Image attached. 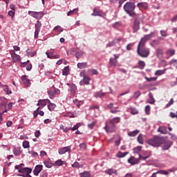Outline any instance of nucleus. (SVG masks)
<instances>
[{"label": "nucleus", "mask_w": 177, "mask_h": 177, "mask_svg": "<svg viewBox=\"0 0 177 177\" xmlns=\"http://www.w3.org/2000/svg\"><path fill=\"white\" fill-rule=\"evenodd\" d=\"M127 154H129V152H121V151H119L116 154V157H118V158H124V157L127 156Z\"/></svg>", "instance_id": "b1692460"}, {"label": "nucleus", "mask_w": 177, "mask_h": 177, "mask_svg": "<svg viewBox=\"0 0 177 177\" xmlns=\"http://www.w3.org/2000/svg\"><path fill=\"white\" fill-rule=\"evenodd\" d=\"M48 103H50V100L48 99L45 100H39L37 103V106H41L42 107H45Z\"/></svg>", "instance_id": "f8f14e48"}, {"label": "nucleus", "mask_w": 177, "mask_h": 177, "mask_svg": "<svg viewBox=\"0 0 177 177\" xmlns=\"http://www.w3.org/2000/svg\"><path fill=\"white\" fill-rule=\"evenodd\" d=\"M48 109L50 111H53V110L56 109V104L50 102H50H48Z\"/></svg>", "instance_id": "c85d7f7f"}, {"label": "nucleus", "mask_w": 177, "mask_h": 177, "mask_svg": "<svg viewBox=\"0 0 177 177\" xmlns=\"http://www.w3.org/2000/svg\"><path fill=\"white\" fill-rule=\"evenodd\" d=\"M114 128H115V127H113V126H112V127H110L106 125L104 127V129H105L106 132L111 133V132H114Z\"/></svg>", "instance_id": "72a5a7b5"}, {"label": "nucleus", "mask_w": 177, "mask_h": 177, "mask_svg": "<svg viewBox=\"0 0 177 177\" xmlns=\"http://www.w3.org/2000/svg\"><path fill=\"white\" fill-rule=\"evenodd\" d=\"M81 177H91V174L88 171H85L81 174Z\"/></svg>", "instance_id": "13d9d810"}, {"label": "nucleus", "mask_w": 177, "mask_h": 177, "mask_svg": "<svg viewBox=\"0 0 177 177\" xmlns=\"http://www.w3.org/2000/svg\"><path fill=\"white\" fill-rule=\"evenodd\" d=\"M120 41H121V39H115L114 40H113L112 41L108 43V44H106V48H111V46H114L115 44H118V42H120Z\"/></svg>", "instance_id": "a211bd4d"}, {"label": "nucleus", "mask_w": 177, "mask_h": 177, "mask_svg": "<svg viewBox=\"0 0 177 177\" xmlns=\"http://www.w3.org/2000/svg\"><path fill=\"white\" fill-rule=\"evenodd\" d=\"M79 146L82 150H86V144H85L84 142L80 144Z\"/></svg>", "instance_id": "864d4df0"}, {"label": "nucleus", "mask_w": 177, "mask_h": 177, "mask_svg": "<svg viewBox=\"0 0 177 177\" xmlns=\"http://www.w3.org/2000/svg\"><path fill=\"white\" fill-rule=\"evenodd\" d=\"M73 168H82V165H80L78 162H75L72 164Z\"/></svg>", "instance_id": "58836bf2"}, {"label": "nucleus", "mask_w": 177, "mask_h": 177, "mask_svg": "<svg viewBox=\"0 0 177 177\" xmlns=\"http://www.w3.org/2000/svg\"><path fill=\"white\" fill-rule=\"evenodd\" d=\"M166 53L169 55V56H174L175 55V49H169Z\"/></svg>", "instance_id": "37998d69"}, {"label": "nucleus", "mask_w": 177, "mask_h": 177, "mask_svg": "<svg viewBox=\"0 0 177 177\" xmlns=\"http://www.w3.org/2000/svg\"><path fill=\"white\" fill-rule=\"evenodd\" d=\"M80 77H82V80L80 82V85H89V82L91 81V78L85 75V71H82L80 73Z\"/></svg>", "instance_id": "39448f33"}, {"label": "nucleus", "mask_w": 177, "mask_h": 177, "mask_svg": "<svg viewBox=\"0 0 177 177\" xmlns=\"http://www.w3.org/2000/svg\"><path fill=\"white\" fill-rule=\"evenodd\" d=\"M140 95H142V93H140V91H136L134 93V97L135 99H138V97H139V96H140Z\"/></svg>", "instance_id": "e2e57ef3"}, {"label": "nucleus", "mask_w": 177, "mask_h": 177, "mask_svg": "<svg viewBox=\"0 0 177 177\" xmlns=\"http://www.w3.org/2000/svg\"><path fill=\"white\" fill-rule=\"evenodd\" d=\"M138 68H140V70H143L145 68V67H146V63L144 61H138Z\"/></svg>", "instance_id": "cd10ccee"}, {"label": "nucleus", "mask_w": 177, "mask_h": 177, "mask_svg": "<svg viewBox=\"0 0 177 177\" xmlns=\"http://www.w3.org/2000/svg\"><path fill=\"white\" fill-rule=\"evenodd\" d=\"M138 8H142V9H147L149 5L147 4V3H138L137 4Z\"/></svg>", "instance_id": "a878e982"}, {"label": "nucleus", "mask_w": 177, "mask_h": 177, "mask_svg": "<svg viewBox=\"0 0 177 177\" xmlns=\"http://www.w3.org/2000/svg\"><path fill=\"white\" fill-rule=\"evenodd\" d=\"M149 97L150 99V101H149V103L150 104H154V103H156V100L154 99V97H153V94L151 93H149Z\"/></svg>", "instance_id": "2f4dec72"}, {"label": "nucleus", "mask_w": 177, "mask_h": 177, "mask_svg": "<svg viewBox=\"0 0 177 177\" xmlns=\"http://www.w3.org/2000/svg\"><path fill=\"white\" fill-rule=\"evenodd\" d=\"M22 146L24 149H28L30 147V142L28 141H24Z\"/></svg>", "instance_id": "c03bdc74"}, {"label": "nucleus", "mask_w": 177, "mask_h": 177, "mask_svg": "<svg viewBox=\"0 0 177 177\" xmlns=\"http://www.w3.org/2000/svg\"><path fill=\"white\" fill-rule=\"evenodd\" d=\"M43 168H44V166H42V165H36L33 170V174L35 176H38L39 175V173H41V171H42Z\"/></svg>", "instance_id": "1a4fd4ad"}, {"label": "nucleus", "mask_w": 177, "mask_h": 177, "mask_svg": "<svg viewBox=\"0 0 177 177\" xmlns=\"http://www.w3.org/2000/svg\"><path fill=\"white\" fill-rule=\"evenodd\" d=\"M110 63H111V64H112V66H117V59L111 58Z\"/></svg>", "instance_id": "4d7b16f0"}, {"label": "nucleus", "mask_w": 177, "mask_h": 177, "mask_svg": "<svg viewBox=\"0 0 177 177\" xmlns=\"http://www.w3.org/2000/svg\"><path fill=\"white\" fill-rule=\"evenodd\" d=\"M145 113H146V114L147 115H150V106H149V105H147L145 106Z\"/></svg>", "instance_id": "6e6d98bb"}, {"label": "nucleus", "mask_w": 177, "mask_h": 177, "mask_svg": "<svg viewBox=\"0 0 177 177\" xmlns=\"http://www.w3.org/2000/svg\"><path fill=\"white\" fill-rule=\"evenodd\" d=\"M19 174H18L17 176H23V177H32L30 174L32 172V169L28 167H25V168H21L18 171Z\"/></svg>", "instance_id": "20e7f679"}, {"label": "nucleus", "mask_w": 177, "mask_h": 177, "mask_svg": "<svg viewBox=\"0 0 177 177\" xmlns=\"http://www.w3.org/2000/svg\"><path fill=\"white\" fill-rule=\"evenodd\" d=\"M158 132H160L162 135H167L168 133V130L167 129V127L162 126L158 129Z\"/></svg>", "instance_id": "6ab92c4d"}, {"label": "nucleus", "mask_w": 177, "mask_h": 177, "mask_svg": "<svg viewBox=\"0 0 177 177\" xmlns=\"http://www.w3.org/2000/svg\"><path fill=\"white\" fill-rule=\"evenodd\" d=\"M163 51L161 48H158L156 50V55H157V57H159V58H161L162 57V55H163Z\"/></svg>", "instance_id": "473e14b6"}, {"label": "nucleus", "mask_w": 177, "mask_h": 177, "mask_svg": "<svg viewBox=\"0 0 177 177\" xmlns=\"http://www.w3.org/2000/svg\"><path fill=\"white\" fill-rule=\"evenodd\" d=\"M82 55H84V52L83 51H79L75 54V57L77 59H80V57H81V56H82Z\"/></svg>", "instance_id": "5fc2aeb1"}, {"label": "nucleus", "mask_w": 177, "mask_h": 177, "mask_svg": "<svg viewBox=\"0 0 177 177\" xmlns=\"http://www.w3.org/2000/svg\"><path fill=\"white\" fill-rule=\"evenodd\" d=\"M66 85L69 86L68 91L72 92V93H75V91H77V86H75V84H71L67 83Z\"/></svg>", "instance_id": "aec40b11"}, {"label": "nucleus", "mask_w": 177, "mask_h": 177, "mask_svg": "<svg viewBox=\"0 0 177 177\" xmlns=\"http://www.w3.org/2000/svg\"><path fill=\"white\" fill-rule=\"evenodd\" d=\"M62 165H63V160H62V159H59L55 161V165H56L57 167H62Z\"/></svg>", "instance_id": "a18cd8bd"}, {"label": "nucleus", "mask_w": 177, "mask_h": 177, "mask_svg": "<svg viewBox=\"0 0 177 177\" xmlns=\"http://www.w3.org/2000/svg\"><path fill=\"white\" fill-rule=\"evenodd\" d=\"M47 93H48L50 99H53V97H55V91H54L48 90L47 91Z\"/></svg>", "instance_id": "e433bc0d"}, {"label": "nucleus", "mask_w": 177, "mask_h": 177, "mask_svg": "<svg viewBox=\"0 0 177 177\" xmlns=\"http://www.w3.org/2000/svg\"><path fill=\"white\" fill-rule=\"evenodd\" d=\"M29 154H31V156H33V157H38V153L34 151H29Z\"/></svg>", "instance_id": "bf43d9fd"}, {"label": "nucleus", "mask_w": 177, "mask_h": 177, "mask_svg": "<svg viewBox=\"0 0 177 177\" xmlns=\"http://www.w3.org/2000/svg\"><path fill=\"white\" fill-rule=\"evenodd\" d=\"M8 16H10V17H15V15H16V11L15 10H10L8 12Z\"/></svg>", "instance_id": "603ef678"}, {"label": "nucleus", "mask_w": 177, "mask_h": 177, "mask_svg": "<svg viewBox=\"0 0 177 177\" xmlns=\"http://www.w3.org/2000/svg\"><path fill=\"white\" fill-rule=\"evenodd\" d=\"M145 80L148 82H151L153 81H157V77H145Z\"/></svg>", "instance_id": "8fccbe9b"}, {"label": "nucleus", "mask_w": 177, "mask_h": 177, "mask_svg": "<svg viewBox=\"0 0 177 177\" xmlns=\"http://www.w3.org/2000/svg\"><path fill=\"white\" fill-rule=\"evenodd\" d=\"M157 174H161L162 175H168L169 172L165 170L158 171Z\"/></svg>", "instance_id": "680f3d73"}, {"label": "nucleus", "mask_w": 177, "mask_h": 177, "mask_svg": "<svg viewBox=\"0 0 177 177\" xmlns=\"http://www.w3.org/2000/svg\"><path fill=\"white\" fill-rule=\"evenodd\" d=\"M12 59L13 63H17V62H20V60H21L20 55H19L17 54L12 55Z\"/></svg>", "instance_id": "5701e85b"}, {"label": "nucleus", "mask_w": 177, "mask_h": 177, "mask_svg": "<svg viewBox=\"0 0 177 177\" xmlns=\"http://www.w3.org/2000/svg\"><path fill=\"white\" fill-rule=\"evenodd\" d=\"M128 162L131 165H136V164H139V158H136L134 156H131L128 159Z\"/></svg>", "instance_id": "9b49d317"}, {"label": "nucleus", "mask_w": 177, "mask_h": 177, "mask_svg": "<svg viewBox=\"0 0 177 177\" xmlns=\"http://www.w3.org/2000/svg\"><path fill=\"white\" fill-rule=\"evenodd\" d=\"M137 140L140 145H143L145 142L143 141V134H139V136L137 138Z\"/></svg>", "instance_id": "f704fd0d"}, {"label": "nucleus", "mask_w": 177, "mask_h": 177, "mask_svg": "<svg viewBox=\"0 0 177 177\" xmlns=\"http://www.w3.org/2000/svg\"><path fill=\"white\" fill-rule=\"evenodd\" d=\"M70 74V68L65 66L62 71V75H68Z\"/></svg>", "instance_id": "7c9ffc66"}, {"label": "nucleus", "mask_w": 177, "mask_h": 177, "mask_svg": "<svg viewBox=\"0 0 177 177\" xmlns=\"http://www.w3.org/2000/svg\"><path fill=\"white\" fill-rule=\"evenodd\" d=\"M134 153H138V151H140L142 150V147L138 146L133 149Z\"/></svg>", "instance_id": "69168bd1"}, {"label": "nucleus", "mask_w": 177, "mask_h": 177, "mask_svg": "<svg viewBox=\"0 0 177 177\" xmlns=\"http://www.w3.org/2000/svg\"><path fill=\"white\" fill-rule=\"evenodd\" d=\"M6 104H8V99L3 97H0V107L1 106L6 107Z\"/></svg>", "instance_id": "412c9836"}, {"label": "nucleus", "mask_w": 177, "mask_h": 177, "mask_svg": "<svg viewBox=\"0 0 177 177\" xmlns=\"http://www.w3.org/2000/svg\"><path fill=\"white\" fill-rule=\"evenodd\" d=\"M26 55L27 56H28V57H34V56L37 55V51L28 48V50H26Z\"/></svg>", "instance_id": "dca6fc26"}, {"label": "nucleus", "mask_w": 177, "mask_h": 177, "mask_svg": "<svg viewBox=\"0 0 177 177\" xmlns=\"http://www.w3.org/2000/svg\"><path fill=\"white\" fill-rule=\"evenodd\" d=\"M41 27H42V24L39 20L37 21L36 24H35V39H37L38 35H39V32L41 31Z\"/></svg>", "instance_id": "0eeeda50"}, {"label": "nucleus", "mask_w": 177, "mask_h": 177, "mask_svg": "<svg viewBox=\"0 0 177 177\" xmlns=\"http://www.w3.org/2000/svg\"><path fill=\"white\" fill-rule=\"evenodd\" d=\"M28 15H30L32 17H34V19H37V20H39V19H42L44 17V12H35V11H28Z\"/></svg>", "instance_id": "423d86ee"}, {"label": "nucleus", "mask_w": 177, "mask_h": 177, "mask_svg": "<svg viewBox=\"0 0 177 177\" xmlns=\"http://www.w3.org/2000/svg\"><path fill=\"white\" fill-rule=\"evenodd\" d=\"M161 37H164L165 38L166 37H168V34L167 33V30H161L160 31Z\"/></svg>", "instance_id": "09e8293b"}, {"label": "nucleus", "mask_w": 177, "mask_h": 177, "mask_svg": "<svg viewBox=\"0 0 177 177\" xmlns=\"http://www.w3.org/2000/svg\"><path fill=\"white\" fill-rule=\"evenodd\" d=\"M70 150H71L70 147H64L63 148L59 149L58 153L60 155L66 154V153H67V151H70Z\"/></svg>", "instance_id": "2eb2a0df"}, {"label": "nucleus", "mask_w": 177, "mask_h": 177, "mask_svg": "<svg viewBox=\"0 0 177 177\" xmlns=\"http://www.w3.org/2000/svg\"><path fill=\"white\" fill-rule=\"evenodd\" d=\"M21 81L23 84L25 85V86L30 87L31 86V82H30L28 79V76L24 75L21 77Z\"/></svg>", "instance_id": "9d476101"}, {"label": "nucleus", "mask_w": 177, "mask_h": 177, "mask_svg": "<svg viewBox=\"0 0 177 177\" xmlns=\"http://www.w3.org/2000/svg\"><path fill=\"white\" fill-rule=\"evenodd\" d=\"M88 67V65L86 64V62H80L77 64V68H86Z\"/></svg>", "instance_id": "bb28decb"}, {"label": "nucleus", "mask_w": 177, "mask_h": 177, "mask_svg": "<svg viewBox=\"0 0 177 177\" xmlns=\"http://www.w3.org/2000/svg\"><path fill=\"white\" fill-rule=\"evenodd\" d=\"M91 16H99L100 17H102V16H103V12L97 8H95L93 10V12L91 14Z\"/></svg>", "instance_id": "ddd939ff"}, {"label": "nucleus", "mask_w": 177, "mask_h": 177, "mask_svg": "<svg viewBox=\"0 0 177 177\" xmlns=\"http://www.w3.org/2000/svg\"><path fill=\"white\" fill-rule=\"evenodd\" d=\"M162 74H165V70H158L155 73V75H162Z\"/></svg>", "instance_id": "79ce46f5"}, {"label": "nucleus", "mask_w": 177, "mask_h": 177, "mask_svg": "<svg viewBox=\"0 0 177 177\" xmlns=\"http://www.w3.org/2000/svg\"><path fill=\"white\" fill-rule=\"evenodd\" d=\"M53 88L55 95H60V90L59 88H56L55 86H53Z\"/></svg>", "instance_id": "0e129e2a"}, {"label": "nucleus", "mask_w": 177, "mask_h": 177, "mask_svg": "<svg viewBox=\"0 0 177 177\" xmlns=\"http://www.w3.org/2000/svg\"><path fill=\"white\" fill-rule=\"evenodd\" d=\"M55 31H58L59 32H62V31H63V28H62V27H60L59 26H55L54 28Z\"/></svg>", "instance_id": "052dcab7"}, {"label": "nucleus", "mask_w": 177, "mask_h": 177, "mask_svg": "<svg viewBox=\"0 0 177 177\" xmlns=\"http://www.w3.org/2000/svg\"><path fill=\"white\" fill-rule=\"evenodd\" d=\"M120 121H121V118L116 117L111 120L110 123L111 124L112 126L115 127V124H119Z\"/></svg>", "instance_id": "f3484780"}, {"label": "nucleus", "mask_w": 177, "mask_h": 177, "mask_svg": "<svg viewBox=\"0 0 177 177\" xmlns=\"http://www.w3.org/2000/svg\"><path fill=\"white\" fill-rule=\"evenodd\" d=\"M154 34H156V32H151L149 35H144V37L140 39L137 48V53L140 56V57H149V55H150V49L145 47V44L147 41H149V39L154 37Z\"/></svg>", "instance_id": "f257e3e1"}, {"label": "nucleus", "mask_w": 177, "mask_h": 177, "mask_svg": "<svg viewBox=\"0 0 177 177\" xmlns=\"http://www.w3.org/2000/svg\"><path fill=\"white\" fill-rule=\"evenodd\" d=\"M74 12H78V8H75L72 10H70L68 13H67V16H71V15H74Z\"/></svg>", "instance_id": "3c124183"}, {"label": "nucleus", "mask_w": 177, "mask_h": 177, "mask_svg": "<svg viewBox=\"0 0 177 177\" xmlns=\"http://www.w3.org/2000/svg\"><path fill=\"white\" fill-rule=\"evenodd\" d=\"M5 88H3L4 92H6V95H12V91L9 90L8 88V85L4 86Z\"/></svg>", "instance_id": "a19ab883"}, {"label": "nucleus", "mask_w": 177, "mask_h": 177, "mask_svg": "<svg viewBox=\"0 0 177 177\" xmlns=\"http://www.w3.org/2000/svg\"><path fill=\"white\" fill-rule=\"evenodd\" d=\"M133 28L134 31L136 32L138 31L139 28H140V21L139 20L138 18H136L135 19Z\"/></svg>", "instance_id": "4468645a"}, {"label": "nucleus", "mask_w": 177, "mask_h": 177, "mask_svg": "<svg viewBox=\"0 0 177 177\" xmlns=\"http://www.w3.org/2000/svg\"><path fill=\"white\" fill-rule=\"evenodd\" d=\"M117 171L113 169H109L106 171V174L109 175H113V174H116Z\"/></svg>", "instance_id": "49530a36"}, {"label": "nucleus", "mask_w": 177, "mask_h": 177, "mask_svg": "<svg viewBox=\"0 0 177 177\" xmlns=\"http://www.w3.org/2000/svg\"><path fill=\"white\" fill-rule=\"evenodd\" d=\"M53 53H55V50L52 49L49 52H46V55L48 59H53Z\"/></svg>", "instance_id": "c756f323"}, {"label": "nucleus", "mask_w": 177, "mask_h": 177, "mask_svg": "<svg viewBox=\"0 0 177 177\" xmlns=\"http://www.w3.org/2000/svg\"><path fill=\"white\" fill-rule=\"evenodd\" d=\"M163 146L162 147V150H169L171 146H172L173 142L171 140H163Z\"/></svg>", "instance_id": "6e6552de"}, {"label": "nucleus", "mask_w": 177, "mask_h": 177, "mask_svg": "<svg viewBox=\"0 0 177 177\" xmlns=\"http://www.w3.org/2000/svg\"><path fill=\"white\" fill-rule=\"evenodd\" d=\"M44 164L46 168H52V162H50L48 160H45L44 162Z\"/></svg>", "instance_id": "ea45409f"}, {"label": "nucleus", "mask_w": 177, "mask_h": 177, "mask_svg": "<svg viewBox=\"0 0 177 177\" xmlns=\"http://www.w3.org/2000/svg\"><path fill=\"white\" fill-rule=\"evenodd\" d=\"M40 177H48V173L43 171L40 174Z\"/></svg>", "instance_id": "774afa93"}, {"label": "nucleus", "mask_w": 177, "mask_h": 177, "mask_svg": "<svg viewBox=\"0 0 177 177\" xmlns=\"http://www.w3.org/2000/svg\"><path fill=\"white\" fill-rule=\"evenodd\" d=\"M13 153L15 156H20V150L15 149L13 150Z\"/></svg>", "instance_id": "338daca9"}, {"label": "nucleus", "mask_w": 177, "mask_h": 177, "mask_svg": "<svg viewBox=\"0 0 177 177\" xmlns=\"http://www.w3.org/2000/svg\"><path fill=\"white\" fill-rule=\"evenodd\" d=\"M136 8V6H135V3L131 1L127 2L123 7L124 12L131 17H135L136 16V12H135Z\"/></svg>", "instance_id": "f03ea898"}, {"label": "nucleus", "mask_w": 177, "mask_h": 177, "mask_svg": "<svg viewBox=\"0 0 177 177\" xmlns=\"http://www.w3.org/2000/svg\"><path fill=\"white\" fill-rule=\"evenodd\" d=\"M80 127H81V123H77L73 127L71 128V131H77Z\"/></svg>", "instance_id": "de8ad7c7"}, {"label": "nucleus", "mask_w": 177, "mask_h": 177, "mask_svg": "<svg viewBox=\"0 0 177 177\" xmlns=\"http://www.w3.org/2000/svg\"><path fill=\"white\" fill-rule=\"evenodd\" d=\"M131 114H133V115H135L136 114H139V111L136 109V108H131Z\"/></svg>", "instance_id": "4c0bfd02"}, {"label": "nucleus", "mask_w": 177, "mask_h": 177, "mask_svg": "<svg viewBox=\"0 0 177 177\" xmlns=\"http://www.w3.org/2000/svg\"><path fill=\"white\" fill-rule=\"evenodd\" d=\"M106 93H100V92H96L95 93V97L97 98V97H103V96H104L106 95Z\"/></svg>", "instance_id": "c9c22d12"}, {"label": "nucleus", "mask_w": 177, "mask_h": 177, "mask_svg": "<svg viewBox=\"0 0 177 177\" xmlns=\"http://www.w3.org/2000/svg\"><path fill=\"white\" fill-rule=\"evenodd\" d=\"M87 73L90 75H97V74H99V72L96 69H88Z\"/></svg>", "instance_id": "393cba45"}, {"label": "nucleus", "mask_w": 177, "mask_h": 177, "mask_svg": "<svg viewBox=\"0 0 177 177\" xmlns=\"http://www.w3.org/2000/svg\"><path fill=\"white\" fill-rule=\"evenodd\" d=\"M147 143L152 147H160L164 143V138L155 136L153 138L147 140Z\"/></svg>", "instance_id": "7ed1b4c3"}, {"label": "nucleus", "mask_w": 177, "mask_h": 177, "mask_svg": "<svg viewBox=\"0 0 177 177\" xmlns=\"http://www.w3.org/2000/svg\"><path fill=\"white\" fill-rule=\"evenodd\" d=\"M140 131L139 130H134L133 131H129L127 133L128 136H130V138H135L136 135L139 133Z\"/></svg>", "instance_id": "4be33fe9"}]
</instances>
